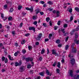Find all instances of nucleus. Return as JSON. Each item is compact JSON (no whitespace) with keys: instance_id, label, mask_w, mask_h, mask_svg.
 Masks as SVG:
<instances>
[{"instance_id":"nucleus-1","label":"nucleus","mask_w":79,"mask_h":79,"mask_svg":"<svg viewBox=\"0 0 79 79\" xmlns=\"http://www.w3.org/2000/svg\"><path fill=\"white\" fill-rule=\"evenodd\" d=\"M42 36V34L40 33L39 34V35H38V36L36 38V40H40Z\"/></svg>"},{"instance_id":"nucleus-2","label":"nucleus","mask_w":79,"mask_h":79,"mask_svg":"<svg viewBox=\"0 0 79 79\" xmlns=\"http://www.w3.org/2000/svg\"><path fill=\"white\" fill-rule=\"evenodd\" d=\"M33 8H34V7H33V6H31V8H29V7H26L25 8V9L26 10H29V11H30V12H31V13H32V11H34L33 10Z\"/></svg>"},{"instance_id":"nucleus-3","label":"nucleus","mask_w":79,"mask_h":79,"mask_svg":"<svg viewBox=\"0 0 79 79\" xmlns=\"http://www.w3.org/2000/svg\"><path fill=\"white\" fill-rule=\"evenodd\" d=\"M29 31H32V30L34 32H35V28L34 27H29Z\"/></svg>"},{"instance_id":"nucleus-4","label":"nucleus","mask_w":79,"mask_h":79,"mask_svg":"<svg viewBox=\"0 0 79 79\" xmlns=\"http://www.w3.org/2000/svg\"><path fill=\"white\" fill-rule=\"evenodd\" d=\"M71 63L72 65H74L75 63V59L74 58H73L70 60Z\"/></svg>"},{"instance_id":"nucleus-5","label":"nucleus","mask_w":79,"mask_h":79,"mask_svg":"<svg viewBox=\"0 0 79 79\" xmlns=\"http://www.w3.org/2000/svg\"><path fill=\"white\" fill-rule=\"evenodd\" d=\"M73 71L71 70H70V72L69 73L70 76H71V77H73Z\"/></svg>"},{"instance_id":"nucleus-6","label":"nucleus","mask_w":79,"mask_h":79,"mask_svg":"<svg viewBox=\"0 0 79 79\" xmlns=\"http://www.w3.org/2000/svg\"><path fill=\"white\" fill-rule=\"evenodd\" d=\"M56 14L57 17H59L60 16V11L59 10L56 11Z\"/></svg>"},{"instance_id":"nucleus-7","label":"nucleus","mask_w":79,"mask_h":79,"mask_svg":"<svg viewBox=\"0 0 79 79\" xmlns=\"http://www.w3.org/2000/svg\"><path fill=\"white\" fill-rule=\"evenodd\" d=\"M24 70V67H21L20 68V72H23V71Z\"/></svg>"},{"instance_id":"nucleus-8","label":"nucleus","mask_w":79,"mask_h":79,"mask_svg":"<svg viewBox=\"0 0 79 79\" xmlns=\"http://www.w3.org/2000/svg\"><path fill=\"white\" fill-rule=\"evenodd\" d=\"M8 58L10 60H11V61H13V59L12 57H11V56L9 55L8 56Z\"/></svg>"},{"instance_id":"nucleus-9","label":"nucleus","mask_w":79,"mask_h":79,"mask_svg":"<svg viewBox=\"0 0 79 79\" xmlns=\"http://www.w3.org/2000/svg\"><path fill=\"white\" fill-rule=\"evenodd\" d=\"M45 73L43 72H41L39 74L40 75V76H44V73Z\"/></svg>"},{"instance_id":"nucleus-10","label":"nucleus","mask_w":79,"mask_h":79,"mask_svg":"<svg viewBox=\"0 0 79 79\" xmlns=\"http://www.w3.org/2000/svg\"><path fill=\"white\" fill-rule=\"evenodd\" d=\"M52 53L53 55H56V51H55V50L53 49Z\"/></svg>"},{"instance_id":"nucleus-11","label":"nucleus","mask_w":79,"mask_h":79,"mask_svg":"<svg viewBox=\"0 0 79 79\" xmlns=\"http://www.w3.org/2000/svg\"><path fill=\"white\" fill-rule=\"evenodd\" d=\"M76 51L77 50L76 49H74V47H73L72 52L73 53H76Z\"/></svg>"},{"instance_id":"nucleus-12","label":"nucleus","mask_w":79,"mask_h":79,"mask_svg":"<svg viewBox=\"0 0 79 79\" xmlns=\"http://www.w3.org/2000/svg\"><path fill=\"white\" fill-rule=\"evenodd\" d=\"M46 74H47L48 76L50 74V72L48 71V70H46Z\"/></svg>"},{"instance_id":"nucleus-13","label":"nucleus","mask_w":79,"mask_h":79,"mask_svg":"<svg viewBox=\"0 0 79 79\" xmlns=\"http://www.w3.org/2000/svg\"><path fill=\"white\" fill-rule=\"evenodd\" d=\"M36 15H37V14H38V13H39V12H40V9H37V10H36Z\"/></svg>"},{"instance_id":"nucleus-14","label":"nucleus","mask_w":79,"mask_h":79,"mask_svg":"<svg viewBox=\"0 0 79 79\" xmlns=\"http://www.w3.org/2000/svg\"><path fill=\"white\" fill-rule=\"evenodd\" d=\"M60 66H61V64H60V62H59L57 63V66L58 67V68H61L60 67Z\"/></svg>"},{"instance_id":"nucleus-15","label":"nucleus","mask_w":79,"mask_h":79,"mask_svg":"<svg viewBox=\"0 0 79 79\" xmlns=\"http://www.w3.org/2000/svg\"><path fill=\"white\" fill-rule=\"evenodd\" d=\"M75 31H76L75 30H73L71 32L70 34H71V35H73Z\"/></svg>"},{"instance_id":"nucleus-16","label":"nucleus","mask_w":79,"mask_h":79,"mask_svg":"<svg viewBox=\"0 0 79 79\" xmlns=\"http://www.w3.org/2000/svg\"><path fill=\"white\" fill-rule=\"evenodd\" d=\"M75 38L77 39V38H78V37H79V34L77 33H76L75 34Z\"/></svg>"},{"instance_id":"nucleus-17","label":"nucleus","mask_w":79,"mask_h":79,"mask_svg":"<svg viewBox=\"0 0 79 79\" xmlns=\"http://www.w3.org/2000/svg\"><path fill=\"white\" fill-rule=\"evenodd\" d=\"M56 43L58 44H60V40L59 39L56 40Z\"/></svg>"},{"instance_id":"nucleus-18","label":"nucleus","mask_w":79,"mask_h":79,"mask_svg":"<svg viewBox=\"0 0 79 79\" xmlns=\"http://www.w3.org/2000/svg\"><path fill=\"white\" fill-rule=\"evenodd\" d=\"M75 10H76V11L77 12H79V8L78 7H76L75 8Z\"/></svg>"},{"instance_id":"nucleus-19","label":"nucleus","mask_w":79,"mask_h":79,"mask_svg":"<svg viewBox=\"0 0 79 79\" xmlns=\"http://www.w3.org/2000/svg\"><path fill=\"white\" fill-rule=\"evenodd\" d=\"M47 3L49 5H53V2H51L50 1H49V2H48Z\"/></svg>"},{"instance_id":"nucleus-20","label":"nucleus","mask_w":79,"mask_h":79,"mask_svg":"<svg viewBox=\"0 0 79 79\" xmlns=\"http://www.w3.org/2000/svg\"><path fill=\"white\" fill-rule=\"evenodd\" d=\"M46 20L47 22H48V21H49L50 20V18H49V17H48L46 18Z\"/></svg>"},{"instance_id":"nucleus-21","label":"nucleus","mask_w":79,"mask_h":79,"mask_svg":"<svg viewBox=\"0 0 79 79\" xmlns=\"http://www.w3.org/2000/svg\"><path fill=\"white\" fill-rule=\"evenodd\" d=\"M44 52H45V49H42V50L41 51V54L42 55H43V54H44Z\"/></svg>"},{"instance_id":"nucleus-22","label":"nucleus","mask_w":79,"mask_h":79,"mask_svg":"<svg viewBox=\"0 0 79 79\" xmlns=\"http://www.w3.org/2000/svg\"><path fill=\"white\" fill-rule=\"evenodd\" d=\"M73 16H71L70 18V22L72 21H73Z\"/></svg>"},{"instance_id":"nucleus-23","label":"nucleus","mask_w":79,"mask_h":79,"mask_svg":"<svg viewBox=\"0 0 79 79\" xmlns=\"http://www.w3.org/2000/svg\"><path fill=\"white\" fill-rule=\"evenodd\" d=\"M14 10L13 9V8H11L10 9L9 12H10V13H12V12H13Z\"/></svg>"},{"instance_id":"nucleus-24","label":"nucleus","mask_w":79,"mask_h":79,"mask_svg":"<svg viewBox=\"0 0 79 79\" xmlns=\"http://www.w3.org/2000/svg\"><path fill=\"white\" fill-rule=\"evenodd\" d=\"M69 13H72L73 12V9H72V8H70L69 10Z\"/></svg>"},{"instance_id":"nucleus-25","label":"nucleus","mask_w":79,"mask_h":79,"mask_svg":"<svg viewBox=\"0 0 79 79\" xmlns=\"http://www.w3.org/2000/svg\"><path fill=\"white\" fill-rule=\"evenodd\" d=\"M18 52H16L15 54H14V56H16L18 55Z\"/></svg>"},{"instance_id":"nucleus-26","label":"nucleus","mask_w":79,"mask_h":79,"mask_svg":"<svg viewBox=\"0 0 79 79\" xmlns=\"http://www.w3.org/2000/svg\"><path fill=\"white\" fill-rule=\"evenodd\" d=\"M69 48V45H66L65 46V50H68V49Z\"/></svg>"},{"instance_id":"nucleus-27","label":"nucleus","mask_w":79,"mask_h":79,"mask_svg":"<svg viewBox=\"0 0 79 79\" xmlns=\"http://www.w3.org/2000/svg\"><path fill=\"white\" fill-rule=\"evenodd\" d=\"M26 43V41L24 40H23L21 42V44H24Z\"/></svg>"},{"instance_id":"nucleus-28","label":"nucleus","mask_w":79,"mask_h":79,"mask_svg":"<svg viewBox=\"0 0 79 79\" xmlns=\"http://www.w3.org/2000/svg\"><path fill=\"white\" fill-rule=\"evenodd\" d=\"M48 10L49 11H52L53 10V8H49L48 9Z\"/></svg>"},{"instance_id":"nucleus-29","label":"nucleus","mask_w":79,"mask_h":79,"mask_svg":"<svg viewBox=\"0 0 79 79\" xmlns=\"http://www.w3.org/2000/svg\"><path fill=\"white\" fill-rule=\"evenodd\" d=\"M6 3H7V4H9V5H11L12 4L11 2H10L8 1H6Z\"/></svg>"},{"instance_id":"nucleus-30","label":"nucleus","mask_w":79,"mask_h":79,"mask_svg":"<svg viewBox=\"0 0 79 79\" xmlns=\"http://www.w3.org/2000/svg\"><path fill=\"white\" fill-rule=\"evenodd\" d=\"M64 29H61V31H62V32L63 33V34H64L65 33V31H64Z\"/></svg>"},{"instance_id":"nucleus-31","label":"nucleus","mask_w":79,"mask_h":79,"mask_svg":"<svg viewBox=\"0 0 79 79\" xmlns=\"http://www.w3.org/2000/svg\"><path fill=\"white\" fill-rule=\"evenodd\" d=\"M56 71H57V73H58V74H59L60 73V69H57Z\"/></svg>"},{"instance_id":"nucleus-32","label":"nucleus","mask_w":79,"mask_h":79,"mask_svg":"<svg viewBox=\"0 0 79 79\" xmlns=\"http://www.w3.org/2000/svg\"><path fill=\"white\" fill-rule=\"evenodd\" d=\"M22 53L23 54H24L26 52V51L25 50V49H24L23 50H22Z\"/></svg>"},{"instance_id":"nucleus-33","label":"nucleus","mask_w":79,"mask_h":79,"mask_svg":"<svg viewBox=\"0 0 79 79\" xmlns=\"http://www.w3.org/2000/svg\"><path fill=\"white\" fill-rule=\"evenodd\" d=\"M26 60L27 62H29V57L26 58Z\"/></svg>"},{"instance_id":"nucleus-34","label":"nucleus","mask_w":79,"mask_h":79,"mask_svg":"<svg viewBox=\"0 0 79 79\" xmlns=\"http://www.w3.org/2000/svg\"><path fill=\"white\" fill-rule=\"evenodd\" d=\"M21 8H22V6H19L18 9L19 10H21Z\"/></svg>"},{"instance_id":"nucleus-35","label":"nucleus","mask_w":79,"mask_h":79,"mask_svg":"<svg viewBox=\"0 0 79 79\" xmlns=\"http://www.w3.org/2000/svg\"><path fill=\"white\" fill-rule=\"evenodd\" d=\"M52 36V34H50L49 35V39H51V37Z\"/></svg>"},{"instance_id":"nucleus-36","label":"nucleus","mask_w":79,"mask_h":79,"mask_svg":"<svg viewBox=\"0 0 79 79\" xmlns=\"http://www.w3.org/2000/svg\"><path fill=\"white\" fill-rule=\"evenodd\" d=\"M27 68H31V64H28L27 65Z\"/></svg>"},{"instance_id":"nucleus-37","label":"nucleus","mask_w":79,"mask_h":79,"mask_svg":"<svg viewBox=\"0 0 79 79\" xmlns=\"http://www.w3.org/2000/svg\"><path fill=\"white\" fill-rule=\"evenodd\" d=\"M40 3H41V4L44 5V4L45 3V2H44V1H41L40 2Z\"/></svg>"},{"instance_id":"nucleus-38","label":"nucleus","mask_w":79,"mask_h":79,"mask_svg":"<svg viewBox=\"0 0 79 79\" xmlns=\"http://www.w3.org/2000/svg\"><path fill=\"white\" fill-rule=\"evenodd\" d=\"M43 26H44V27H47V24L45 23H44L43 24Z\"/></svg>"},{"instance_id":"nucleus-39","label":"nucleus","mask_w":79,"mask_h":79,"mask_svg":"<svg viewBox=\"0 0 79 79\" xmlns=\"http://www.w3.org/2000/svg\"><path fill=\"white\" fill-rule=\"evenodd\" d=\"M5 57L4 56H2V60L3 61H5Z\"/></svg>"},{"instance_id":"nucleus-40","label":"nucleus","mask_w":79,"mask_h":79,"mask_svg":"<svg viewBox=\"0 0 79 79\" xmlns=\"http://www.w3.org/2000/svg\"><path fill=\"white\" fill-rule=\"evenodd\" d=\"M18 65H19V63L16 62L15 63V66H18Z\"/></svg>"},{"instance_id":"nucleus-41","label":"nucleus","mask_w":79,"mask_h":79,"mask_svg":"<svg viewBox=\"0 0 79 79\" xmlns=\"http://www.w3.org/2000/svg\"><path fill=\"white\" fill-rule=\"evenodd\" d=\"M49 40V39L48 38H45V40H44V41L46 42H48Z\"/></svg>"},{"instance_id":"nucleus-42","label":"nucleus","mask_w":79,"mask_h":79,"mask_svg":"<svg viewBox=\"0 0 79 79\" xmlns=\"http://www.w3.org/2000/svg\"><path fill=\"white\" fill-rule=\"evenodd\" d=\"M47 54H48L50 53V51L49 50V49H48V48L47 49Z\"/></svg>"},{"instance_id":"nucleus-43","label":"nucleus","mask_w":79,"mask_h":79,"mask_svg":"<svg viewBox=\"0 0 79 79\" xmlns=\"http://www.w3.org/2000/svg\"><path fill=\"white\" fill-rule=\"evenodd\" d=\"M37 24V22L35 21L33 22V24L34 25H36Z\"/></svg>"},{"instance_id":"nucleus-44","label":"nucleus","mask_w":79,"mask_h":79,"mask_svg":"<svg viewBox=\"0 0 79 79\" xmlns=\"http://www.w3.org/2000/svg\"><path fill=\"white\" fill-rule=\"evenodd\" d=\"M56 62H55L53 64V66H54V67H55V66L56 65Z\"/></svg>"},{"instance_id":"nucleus-45","label":"nucleus","mask_w":79,"mask_h":79,"mask_svg":"<svg viewBox=\"0 0 79 79\" xmlns=\"http://www.w3.org/2000/svg\"><path fill=\"white\" fill-rule=\"evenodd\" d=\"M3 21H5L7 19V18L6 17H3V18H2Z\"/></svg>"},{"instance_id":"nucleus-46","label":"nucleus","mask_w":79,"mask_h":79,"mask_svg":"<svg viewBox=\"0 0 79 79\" xmlns=\"http://www.w3.org/2000/svg\"><path fill=\"white\" fill-rule=\"evenodd\" d=\"M68 27V25L67 24H65L64 25V28H66Z\"/></svg>"},{"instance_id":"nucleus-47","label":"nucleus","mask_w":79,"mask_h":79,"mask_svg":"<svg viewBox=\"0 0 79 79\" xmlns=\"http://www.w3.org/2000/svg\"><path fill=\"white\" fill-rule=\"evenodd\" d=\"M12 19V17H9L8 18V19L9 21H11Z\"/></svg>"},{"instance_id":"nucleus-48","label":"nucleus","mask_w":79,"mask_h":79,"mask_svg":"<svg viewBox=\"0 0 79 79\" xmlns=\"http://www.w3.org/2000/svg\"><path fill=\"white\" fill-rule=\"evenodd\" d=\"M4 62H5V63H8V59H7V58H6L5 59Z\"/></svg>"},{"instance_id":"nucleus-49","label":"nucleus","mask_w":79,"mask_h":79,"mask_svg":"<svg viewBox=\"0 0 79 79\" xmlns=\"http://www.w3.org/2000/svg\"><path fill=\"white\" fill-rule=\"evenodd\" d=\"M28 50H31L32 49V47L30 46H28Z\"/></svg>"},{"instance_id":"nucleus-50","label":"nucleus","mask_w":79,"mask_h":79,"mask_svg":"<svg viewBox=\"0 0 79 79\" xmlns=\"http://www.w3.org/2000/svg\"><path fill=\"white\" fill-rule=\"evenodd\" d=\"M4 9H6L7 8V5L6 4L4 5Z\"/></svg>"},{"instance_id":"nucleus-51","label":"nucleus","mask_w":79,"mask_h":79,"mask_svg":"<svg viewBox=\"0 0 79 79\" xmlns=\"http://www.w3.org/2000/svg\"><path fill=\"white\" fill-rule=\"evenodd\" d=\"M61 22V21L60 20H59L58 21V22L57 23V24L58 25V26H60V22Z\"/></svg>"},{"instance_id":"nucleus-52","label":"nucleus","mask_w":79,"mask_h":79,"mask_svg":"<svg viewBox=\"0 0 79 79\" xmlns=\"http://www.w3.org/2000/svg\"><path fill=\"white\" fill-rule=\"evenodd\" d=\"M29 61H33V58L29 57Z\"/></svg>"},{"instance_id":"nucleus-53","label":"nucleus","mask_w":79,"mask_h":79,"mask_svg":"<svg viewBox=\"0 0 79 79\" xmlns=\"http://www.w3.org/2000/svg\"><path fill=\"white\" fill-rule=\"evenodd\" d=\"M79 27H77L75 29V31H79Z\"/></svg>"},{"instance_id":"nucleus-54","label":"nucleus","mask_w":79,"mask_h":79,"mask_svg":"<svg viewBox=\"0 0 79 79\" xmlns=\"http://www.w3.org/2000/svg\"><path fill=\"white\" fill-rule=\"evenodd\" d=\"M41 15H43L44 14V12H42V11H41L40 12Z\"/></svg>"},{"instance_id":"nucleus-55","label":"nucleus","mask_w":79,"mask_h":79,"mask_svg":"<svg viewBox=\"0 0 79 79\" xmlns=\"http://www.w3.org/2000/svg\"><path fill=\"white\" fill-rule=\"evenodd\" d=\"M52 21H49V25L50 26H52Z\"/></svg>"},{"instance_id":"nucleus-56","label":"nucleus","mask_w":79,"mask_h":79,"mask_svg":"<svg viewBox=\"0 0 79 79\" xmlns=\"http://www.w3.org/2000/svg\"><path fill=\"white\" fill-rule=\"evenodd\" d=\"M29 35H30V34H29V33H27L25 35V36H26V37H27L28 36H29Z\"/></svg>"},{"instance_id":"nucleus-57","label":"nucleus","mask_w":79,"mask_h":79,"mask_svg":"<svg viewBox=\"0 0 79 79\" xmlns=\"http://www.w3.org/2000/svg\"><path fill=\"white\" fill-rule=\"evenodd\" d=\"M23 23H20V27H21L23 26Z\"/></svg>"},{"instance_id":"nucleus-58","label":"nucleus","mask_w":79,"mask_h":79,"mask_svg":"<svg viewBox=\"0 0 79 79\" xmlns=\"http://www.w3.org/2000/svg\"><path fill=\"white\" fill-rule=\"evenodd\" d=\"M12 34L13 35H15V31H13L12 32Z\"/></svg>"},{"instance_id":"nucleus-59","label":"nucleus","mask_w":79,"mask_h":79,"mask_svg":"<svg viewBox=\"0 0 79 79\" xmlns=\"http://www.w3.org/2000/svg\"><path fill=\"white\" fill-rule=\"evenodd\" d=\"M33 19L34 20H35V19H36V17H35V16H33Z\"/></svg>"},{"instance_id":"nucleus-60","label":"nucleus","mask_w":79,"mask_h":79,"mask_svg":"<svg viewBox=\"0 0 79 79\" xmlns=\"http://www.w3.org/2000/svg\"><path fill=\"white\" fill-rule=\"evenodd\" d=\"M36 45H39V43L38 42H37L35 43Z\"/></svg>"},{"instance_id":"nucleus-61","label":"nucleus","mask_w":79,"mask_h":79,"mask_svg":"<svg viewBox=\"0 0 79 79\" xmlns=\"http://www.w3.org/2000/svg\"><path fill=\"white\" fill-rule=\"evenodd\" d=\"M69 38V37H67L65 39V42H67L68 41V38Z\"/></svg>"},{"instance_id":"nucleus-62","label":"nucleus","mask_w":79,"mask_h":79,"mask_svg":"<svg viewBox=\"0 0 79 79\" xmlns=\"http://www.w3.org/2000/svg\"><path fill=\"white\" fill-rule=\"evenodd\" d=\"M1 18H3L4 17V16H3V14H1Z\"/></svg>"},{"instance_id":"nucleus-63","label":"nucleus","mask_w":79,"mask_h":79,"mask_svg":"<svg viewBox=\"0 0 79 79\" xmlns=\"http://www.w3.org/2000/svg\"><path fill=\"white\" fill-rule=\"evenodd\" d=\"M79 40H77L76 42V44H77V45H78V44H79Z\"/></svg>"},{"instance_id":"nucleus-64","label":"nucleus","mask_w":79,"mask_h":79,"mask_svg":"<svg viewBox=\"0 0 79 79\" xmlns=\"http://www.w3.org/2000/svg\"><path fill=\"white\" fill-rule=\"evenodd\" d=\"M46 79H50L49 76H47L46 77Z\"/></svg>"}]
</instances>
